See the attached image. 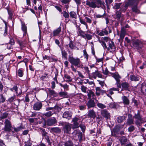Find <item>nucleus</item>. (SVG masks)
Here are the masks:
<instances>
[{
    "label": "nucleus",
    "mask_w": 146,
    "mask_h": 146,
    "mask_svg": "<svg viewBox=\"0 0 146 146\" xmlns=\"http://www.w3.org/2000/svg\"><path fill=\"white\" fill-rule=\"evenodd\" d=\"M103 3H102L101 0H90L86 1V4L90 7L94 9L100 8Z\"/></svg>",
    "instance_id": "nucleus-1"
},
{
    "label": "nucleus",
    "mask_w": 146,
    "mask_h": 146,
    "mask_svg": "<svg viewBox=\"0 0 146 146\" xmlns=\"http://www.w3.org/2000/svg\"><path fill=\"white\" fill-rule=\"evenodd\" d=\"M139 0H128V1L126 2L125 4L121 6L120 8V11L125 12L129 5L133 6L134 4L137 3Z\"/></svg>",
    "instance_id": "nucleus-2"
},
{
    "label": "nucleus",
    "mask_w": 146,
    "mask_h": 146,
    "mask_svg": "<svg viewBox=\"0 0 146 146\" xmlns=\"http://www.w3.org/2000/svg\"><path fill=\"white\" fill-rule=\"evenodd\" d=\"M70 63L75 66H77L80 67V59L78 58H74L72 56H69L68 59Z\"/></svg>",
    "instance_id": "nucleus-3"
},
{
    "label": "nucleus",
    "mask_w": 146,
    "mask_h": 146,
    "mask_svg": "<svg viewBox=\"0 0 146 146\" xmlns=\"http://www.w3.org/2000/svg\"><path fill=\"white\" fill-rule=\"evenodd\" d=\"M64 124L63 127L64 133L66 134H70L72 128V125L68 122H66Z\"/></svg>",
    "instance_id": "nucleus-4"
},
{
    "label": "nucleus",
    "mask_w": 146,
    "mask_h": 146,
    "mask_svg": "<svg viewBox=\"0 0 146 146\" xmlns=\"http://www.w3.org/2000/svg\"><path fill=\"white\" fill-rule=\"evenodd\" d=\"M5 127L4 130L5 131L10 132L12 127L11 121L8 119H6L4 122Z\"/></svg>",
    "instance_id": "nucleus-5"
},
{
    "label": "nucleus",
    "mask_w": 146,
    "mask_h": 146,
    "mask_svg": "<svg viewBox=\"0 0 146 146\" xmlns=\"http://www.w3.org/2000/svg\"><path fill=\"white\" fill-rule=\"evenodd\" d=\"M111 33V30L108 27H107L105 29H103L98 34V35L101 36L104 35H107L109 33Z\"/></svg>",
    "instance_id": "nucleus-6"
},
{
    "label": "nucleus",
    "mask_w": 146,
    "mask_h": 146,
    "mask_svg": "<svg viewBox=\"0 0 146 146\" xmlns=\"http://www.w3.org/2000/svg\"><path fill=\"white\" fill-rule=\"evenodd\" d=\"M57 121L54 117L50 118L48 119L46 121V124L47 125L50 126L53 125L56 123Z\"/></svg>",
    "instance_id": "nucleus-7"
},
{
    "label": "nucleus",
    "mask_w": 146,
    "mask_h": 146,
    "mask_svg": "<svg viewBox=\"0 0 146 146\" xmlns=\"http://www.w3.org/2000/svg\"><path fill=\"white\" fill-rule=\"evenodd\" d=\"M143 44V42L137 40L134 42L133 45L138 50L141 48Z\"/></svg>",
    "instance_id": "nucleus-8"
},
{
    "label": "nucleus",
    "mask_w": 146,
    "mask_h": 146,
    "mask_svg": "<svg viewBox=\"0 0 146 146\" xmlns=\"http://www.w3.org/2000/svg\"><path fill=\"white\" fill-rule=\"evenodd\" d=\"M101 115L106 118V120L110 119V113L106 109L102 110L101 111Z\"/></svg>",
    "instance_id": "nucleus-9"
},
{
    "label": "nucleus",
    "mask_w": 146,
    "mask_h": 146,
    "mask_svg": "<svg viewBox=\"0 0 146 146\" xmlns=\"http://www.w3.org/2000/svg\"><path fill=\"white\" fill-rule=\"evenodd\" d=\"M134 120L132 118V115L130 114H128V118L126 124L127 125H130L134 124Z\"/></svg>",
    "instance_id": "nucleus-10"
},
{
    "label": "nucleus",
    "mask_w": 146,
    "mask_h": 146,
    "mask_svg": "<svg viewBox=\"0 0 146 146\" xmlns=\"http://www.w3.org/2000/svg\"><path fill=\"white\" fill-rule=\"evenodd\" d=\"M78 119H79L76 117H75L73 119L72 121L73 123L72 124V129H77L79 127V125L78 122Z\"/></svg>",
    "instance_id": "nucleus-11"
},
{
    "label": "nucleus",
    "mask_w": 146,
    "mask_h": 146,
    "mask_svg": "<svg viewBox=\"0 0 146 146\" xmlns=\"http://www.w3.org/2000/svg\"><path fill=\"white\" fill-rule=\"evenodd\" d=\"M88 93V99L89 100H95L96 99V97L94 93L92 91L89 90V92H87Z\"/></svg>",
    "instance_id": "nucleus-12"
},
{
    "label": "nucleus",
    "mask_w": 146,
    "mask_h": 146,
    "mask_svg": "<svg viewBox=\"0 0 146 146\" xmlns=\"http://www.w3.org/2000/svg\"><path fill=\"white\" fill-rule=\"evenodd\" d=\"M42 107V103L40 102H37L34 104L33 108L34 110L38 111L41 109Z\"/></svg>",
    "instance_id": "nucleus-13"
},
{
    "label": "nucleus",
    "mask_w": 146,
    "mask_h": 146,
    "mask_svg": "<svg viewBox=\"0 0 146 146\" xmlns=\"http://www.w3.org/2000/svg\"><path fill=\"white\" fill-rule=\"evenodd\" d=\"M115 19L119 21L121 19V21H123V18L121 12L120 11H117L115 12Z\"/></svg>",
    "instance_id": "nucleus-14"
},
{
    "label": "nucleus",
    "mask_w": 146,
    "mask_h": 146,
    "mask_svg": "<svg viewBox=\"0 0 146 146\" xmlns=\"http://www.w3.org/2000/svg\"><path fill=\"white\" fill-rule=\"evenodd\" d=\"M72 115V113L69 111H66L64 113L62 117L64 118H66L68 119H70Z\"/></svg>",
    "instance_id": "nucleus-15"
},
{
    "label": "nucleus",
    "mask_w": 146,
    "mask_h": 146,
    "mask_svg": "<svg viewBox=\"0 0 146 146\" xmlns=\"http://www.w3.org/2000/svg\"><path fill=\"white\" fill-rule=\"evenodd\" d=\"M88 109L94 107L95 106L94 100H89L86 103Z\"/></svg>",
    "instance_id": "nucleus-16"
},
{
    "label": "nucleus",
    "mask_w": 146,
    "mask_h": 146,
    "mask_svg": "<svg viewBox=\"0 0 146 146\" xmlns=\"http://www.w3.org/2000/svg\"><path fill=\"white\" fill-rule=\"evenodd\" d=\"M126 29L124 27H123L121 29V33L119 35L120 40L122 41L125 35Z\"/></svg>",
    "instance_id": "nucleus-17"
},
{
    "label": "nucleus",
    "mask_w": 146,
    "mask_h": 146,
    "mask_svg": "<svg viewBox=\"0 0 146 146\" xmlns=\"http://www.w3.org/2000/svg\"><path fill=\"white\" fill-rule=\"evenodd\" d=\"M119 130V127L117 126L115 127L111 131V135L112 136L116 137L118 134V132Z\"/></svg>",
    "instance_id": "nucleus-18"
},
{
    "label": "nucleus",
    "mask_w": 146,
    "mask_h": 146,
    "mask_svg": "<svg viewBox=\"0 0 146 146\" xmlns=\"http://www.w3.org/2000/svg\"><path fill=\"white\" fill-rule=\"evenodd\" d=\"M87 116L88 117L94 119L96 117V114L93 110H90L88 111Z\"/></svg>",
    "instance_id": "nucleus-19"
},
{
    "label": "nucleus",
    "mask_w": 146,
    "mask_h": 146,
    "mask_svg": "<svg viewBox=\"0 0 146 146\" xmlns=\"http://www.w3.org/2000/svg\"><path fill=\"white\" fill-rule=\"evenodd\" d=\"M119 140L121 145H125L126 143L127 140L125 136H122L120 137Z\"/></svg>",
    "instance_id": "nucleus-20"
},
{
    "label": "nucleus",
    "mask_w": 146,
    "mask_h": 146,
    "mask_svg": "<svg viewBox=\"0 0 146 146\" xmlns=\"http://www.w3.org/2000/svg\"><path fill=\"white\" fill-rule=\"evenodd\" d=\"M50 131L52 133H60L61 132V129L58 127H53L50 129Z\"/></svg>",
    "instance_id": "nucleus-21"
},
{
    "label": "nucleus",
    "mask_w": 146,
    "mask_h": 146,
    "mask_svg": "<svg viewBox=\"0 0 146 146\" xmlns=\"http://www.w3.org/2000/svg\"><path fill=\"white\" fill-rule=\"evenodd\" d=\"M121 98L124 105H128L129 104V100L126 96H124L122 97Z\"/></svg>",
    "instance_id": "nucleus-22"
},
{
    "label": "nucleus",
    "mask_w": 146,
    "mask_h": 146,
    "mask_svg": "<svg viewBox=\"0 0 146 146\" xmlns=\"http://www.w3.org/2000/svg\"><path fill=\"white\" fill-rule=\"evenodd\" d=\"M122 88L123 90H129V85L127 82H123L121 84Z\"/></svg>",
    "instance_id": "nucleus-23"
},
{
    "label": "nucleus",
    "mask_w": 146,
    "mask_h": 146,
    "mask_svg": "<svg viewBox=\"0 0 146 146\" xmlns=\"http://www.w3.org/2000/svg\"><path fill=\"white\" fill-rule=\"evenodd\" d=\"M68 45L69 46V47L71 49L73 50L75 49L76 46L73 41L72 40H70L68 44L66 45L65 46L66 47H68Z\"/></svg>",
    "instance_id": "nucleus-24"
},
{
    "label": "nucleus",
    "mask_w": 146,
    "mask_h": 146,
    "mask_svg": "<svg viewBox=\"0 0 146 146\" xmlns=\"http://www.w3.org/2000/svg\"><path fill=\"white\" fill-rule=\"evenodd\" d=\"M55 113V112L54 111H49L44 114V116L47 117H50L52 115Z\"/></svg>",
    "instance_id": "nucleus-25"
},
{
    "label": "nucleus",
    "mask_w": 146,
    "mask_h": 146,
    "mask_svg": "<svg viewBox=\"0 0 146 146\" xmlns=\"http://www.w3.org/2000/svg\"><path fill=\"white\" fill-rule=\"evenodd\" d=\"M138 2L137 3L134 4L133 5H134V6L132 7L131 8L133 12L136 13H138L139 12V11L137 7V4Z\"/></svg>",
    "instance_id": "nucleus-26"
},
{
    "label": "nucleus",
    "mask_w": 146,
    "mask_h": 146,
    "mask_svg": "<svg viewBox=\"0 0 146 146\" xmlns=\"http://www.w3.org/2000/svg\"><path fill=\"white\" fill-rule=\"evenodd\" d=\"M61 28L59 27L56 29L53 32V36H58L61 31Z\"/></svg>",
    "instance_id": "nucleus-27"
},
{
    "label": "nucleus",
    "mask_w": 146,
    "mask_h": 146,
    "mask_svg": "<svg viewBox=\"0 0 146 146\" xmlns=\"http://www.w3.org/2000/svg\"><path fill=\"white\" fill-rule=\"evenodd\" d=\"M110 49H113L114 50L115 49L114 42L112 41H110L109 42V47L108 48V49L109 50Z\"/></svg>",
    "instance_id": "nucleus-28"
},
{
    "label": "nucleus",
    "mask_w": 146,
    "mask_h": 146,
    "mask_svg": "<svg viewBox=\"0 0 146 146\" xmlns=\"http://www.w3.org/2000/svg\"><path fill=\"white\" fill-rule=\"evenodd\" d=\"M130 78L131 80L135 81L139 80V78L138 77L133 75H131L130 76Z\"/></svg>",
    "instance_id": "nucleus-29"
},
{
    "label": "nucleus",
    "mask_w": 146,
    "mask_h": 146,
    "mask_svg": "<svg viewBox=\"0 0 146 146\" xmlns=\"http://www.w3.org/2000/svg\"><path fill=\"white\" fill-rule=\"evenodd\" d=\"M23 71L21 69H19L16 72V74L20 77H22L23 75Z\"/></svg>",
    "instance_id": "nucleus-30"
},
{
    "label": "nucleus",
    "mask_w": 146,
    "mask_h": 146,
    "mask_svg": "<svg viewBox=\"0 0 146 146\" xmlns=\"http://www.w3.org/2000/svg\"><path fill=\"white\" fill-rule=\"evenodd\" d=\"M98 72V70H96L95 72H92L91 74H90V76L91 78L90 79H91L92 78L96 79L97 76V73Z\"/></svg>",
    "instance_id": "nucleus-31"
},
{
    "label": "nucleus",
    "mask_w": 146,
    "mask_h": 146,
    "mask_svg": "<svg viewBox=\"0 0 146 146\" xmlns=\"http://www.w3.org/2000/svg\"><path fill=\"white\" fill-rule=\"evenodd\" d=\"M134 117L135 119L139 120L140 121H142V118L141 117L140 114L139 113L135 114V115L134 116Z\"/></svg>",
    "instance_id": "nucleus-32"
},
{
    "label": "nucleus",
    "mask_w": 146,
    "mask_h": 146,
    "mask_svg": "<svg viewBox=\"0 0 146 146\" xmlns=\"http://www.w3.org/2000/svg\"><path fill=\"white\" fill-rule=\"evenodd\" d=\"M21 29L24 32V35H26L27 33V28L24 24H22Z\"/></svg>",
    "instance_id": "nucleus-33"
},
{
    "label": "nucleus",
    "mask_w": 146,
    "mask_h": 146,
    "mask_svg": "<svg viewBox=\"0 0 146 146\" xmlns=\"http://www.w3.org/2000/svg\"><path fill=\"white\" fill-rule=\"evenodd\" d=\"M146 91V84L145 83H143L141 84V92L143 94L144 92Z\"/></svg>",
    "instance_id": "nucleus-34"
},
{
    "label": "nucleus",
    "mask_w": 146,
    "mask_h": 146,
    "mask_svg": "<svg viewBox=\"0 0 146 146\" xmlns=\"http://www.w3.org/2000/svg\"><path fill=\"white\" fill-rule=\"evenodd\" d=\"M73 144L71 140H68L64 142V146H73Z\"/></svg>",
    "instance_id": "nucleus-35"
},
{
    "label": "nucleus",
    "mask_w": 146,
    "mask_h": 146,
    "mask_svg": "<svg viewBox=\"0 0 146 146\" xmlns=\"http://www.w3.org/2000/svg\"><path fill=\"white\" fill-rule=\"evenodd\" d=\"M50 95L54 97H56L58 96V94L54 90L50 89L48 90Z\"/></svg>",
    "instance_id": "nucleus-36"
},
{
    "label": "nucleus",
    "mask_w": 146,
    "mask_h": 146,
    "mask_svg": "<svg viewBox=\"0 0 146 146\" xmlns=\"http://www.w3.org/2000/svg\"><path fill=\"white\" fill-rule=\"evenodd\" d=\"M113 77L115 79L117 82H120V78L121 77L117 73H115Z\"/></svg>",
    "instance_id": "nucleus-37"
},
{
    "label": "nucleus",
    "mask_w": 146,
    "mask_h": 146,
    "mask_svg": "<svg viewBox=\"0 0 146 146\" xmlns=\"http://www.w3.org/2000/svg\"><path fill=\"white\" fill-rule=\"evenodd\" d=\"M69 14L70 17L76 19L77 15L75 12L74 11H71L70 12Z\"/></svg>",
    "instance_id": "nucleus-38"
},
{
    "label": "nucleus",
    "mask_w": 146,
    "mask_h": 146,
    "mask_svg": "<svg viewBox=\"0 0 146 146\" xmlns=\"http://www.w3.org/2000/svg\"><path fill=\"white\" fill-rule=\"evenodd\" d=\"M125 119V117L124 116L119 117L117 118V121L119 123L122 122Z\"/></svg>",
    "instance_id": "nucleus-39"
},
{
    "label": "nucleus",
    "mask_w": 146,
    "mask_h": 146,
    "mask_svg": "<svg viewBox=\"0 0 146 146\" xmlns=\"http://www.w3.org/2000/svg\"><path fill=\"white\" fill-rule=\"evenodd\" d=\"M78 32L80 36L83 37L84 38H85L84 33L81 30L80 28H79L78 29Z\"/></svg>",
    "instance_id": "nucleus-40"
},
{
    "label": "nucleus",
    "mask_w": 146,
    "mask_h": 146,
    "mask_svg": "<svg viewBox=\"0 0 146 146\" xmlns=\"http://www.w3.org/2000/svg\"><path fill=\"white\" fill-rule=\"evenodd\" d=\"M121 4V3H115L113 7V8L115 9H119L120 8Z\"/></svg>",
    "instance_id": "nucleus-41"
},
{
    "label": "nucleus",
    "mask_w": 146,
    "mask_h": 146,
    "mask_svg": "<svg viewBox=\"0 0 146 146\" xmlns=\"http://www.w3.org/2000/svg\"><path fill=\"white\" fill-rule=\"evenodd\" d=\"M97 105L99 108L102 109L105 108H106V106L105 105L99 102H98L97 103Z\"/></svg>",
    "instance_id": "nucleus-42"
},
{
    "label": "nucleus",
    "mask_w": 146,
    "mask_h": 146,
    "mask_svg": "<svg viewBox=\"0 0 146 146\" xmlns=\"http://www.w3.org/2000/svg\"><path fill=\"white\" fill-rule=\"evenodd\" d=\"M64 77L65 78L68 80H67L66 81V82H71L72 81L71 77L67 74H65L64 75Z\"/></svg>",
    "instance_id": "nucleus-43"
},
{
    "label": "nucleus",
    "mask_w": 146,
    "mask_h": 146,
    "mask_svg": "<svg viewBox=\"0 0 146 146\" xmlns=\"http://www.w3.org/2000/svg\"><path fill=\"white\" fill-rule=\"evenodd\" d=\"M16 98V97L15 95H14L13 96L9 97L8 100L7 102H9V103H11L13 102L15 99Z\"/></svg>",
    "instance_id": "nucleus-44"
},
{
    "label": "nucleus",
    "mask_w": 146,
    "mask_h": 146,
    "mask_svg": "<svg viewBox=\"0 0 146 146\" xmlns=\"http://www.w3.org/2000/svg\"><path fill=\"white\" fill-rule=\"evenodd\" d=\"M116 104L115 103L111 102L110 103L109 107L111 108H116Z\"/></svg>",
    "instance_id": "nucleus-45"
},
{
    "label": "nucleus",
    "mask_w": 146,
    "mask_h": 146,
    "mask_svg": "<svg viewBox=\"0 0 146 146\" xmlns=\"http://www.w3.org/2000/svg\"><path fill=\"white\" fill-rule=\"evenodd\" d=\"M62 54L63 58L67 59V54L65 50H62Z\"/></svg>",
    "instance_id": "nucleus-46"
},
{
    "label": "nucleus",
    "mask_w": 146,
    "mask_h": 146,
    "mask_svg": "<svg viewBox=\"0 0 146 146\" xmlns=\"http://www.w3.org/2000/svg\"><path fill=\"white\" fill-rule=\"evenodd\" d=\"M142 121H140L139 120H136L135 121V124L138 127L141 125Z\"/></svg>",
    "instance_id": "nucleus-47"
},
{
    "label": "nucleus",
    "mask_w": 146,
    "mask_h": 146,
    "mask_svg": "<svg viewBox=\"0 0 146 146\" xmlns=\"http://www.w3.org/2000/svg\"><path fill=\"white\" fill-rule=\"evenodd\" d=\"M8 115V113L7 112H5L1 114L0 117V118L1 119L6 118L7 117Z\"/></svg>",
    "instance_id": "nucleus-48"
},
{
    "label": "nucleus",
    "mask_w": 146,
    "mask_h": 146,
    "mask_svg": "<svg viewBox=\"0 0 146 146\" xmlns=\"http://www.w3.org/2000/svg\"><path fill=\"white\" fill-rule=\"evenodd\" d=\"M59 94L61 97H65L67 96V92H61L59 93Z\"/></svg>",
    "instance_id": "nucleus-49"
},
{
    "label": "nucleus",
    "mask_w": 146,
    "mask_h": 146,
    "mask_svg": "<svg viewBox=\"0 0 146 146\" xmlns=\"http://www.w3.org/2000/svg\"><path fill=\"white\" fill-rule=\"evenodd\" d=\"M63 15L65 19H68L69 18V14L65 11H63Z\"/></svg>",
    "instance_id": "nucleus-50"
},
{
    "label": "nucleus",
    "mask_w": 146,
    "mask_h": 146,
    "mask_svg": "<svg viewBox=\"0 0 146 146\" xmlns=\"http://www.w3.org/2000/svg\"><path fill=\"white\" fill-rule=\"evenodd\" d=\"M13 129L14 131L17 132L22 129H23V127L21 126H20L17 127H14Z\"/></svg>",
    "instance_id": "nucleus-51"
},
{
    "label": "nucleus",
    "mask_w": 146,
    "mask_h": 146,
    "mask_svg": "<svg viewBox=\"0 0 146 146\" xmlns=\"http://www.w3.org/2000/svg\"><path fill=\"white\" fill-rule=\"evenodd\" d=\"M135 129V127L133 125H131L128 128V131L129 132H132Z\"/></svg>",
    "instance_id": "nucleus-52"
},
{
    "label": "nucleus",
    "mask_w": 146,
    "mask_h": 146,
    "mask_svg": "<svg viewBox=\"0 0 146 146\" xmlns=\"http://www.w3.org/2000/svg\"><path fill=\"white\" fill-rule=\"evenodd\" d=\"M5 100V98L3 96L2 94L0 95V103H3L4 102Z\"/></svg>",
    "instance_id": "nucleus-53"
},
{
    "label": "nucleus",
    "mask_w": 146,
    "mask_h": 146,
    "mask_svg": "<svg viewBox=\"0 0 146 146\" xmlns=\"http://www.w3.org/2000/svg\"><path fill=\"white\" fill-rule=\"evenodd\" d=\"M85 38H86L88 40L91 39L92 38V36L88 34H85Z\"/></svg>",
    "instance_id": "nucleus-54"
},
{
    "label": "nucleus",
    "mask_w": 146,
    "mask_h": 146,
    "mask_svg": "<svg viewBox=\"0 0 146 146\" xmlns=\"http://www.w3.org/2000/svg\"><path fill=\"white\" fill-rule=\"evenodd\" d=\"M80 21L81 23L84 24L86 26V27L87 29L88 28V25L86 23V22L84 20L80 18Z\"/></svg>",
    "instance_id": "nucleus-55"
},
{
    "label": "nucleus",
    "mask_w": 146,
    "mask_h": 146,
    "mask_svg": "<svg viewBox=\"0 0 146 146\" xmlns=\"http://www.w3.org/2000/svg\"><path fill=\"white\" fill-rule=\"evenodd\" d=\"M106 14L105 13H104L102 15H100L99 14L97 15H96V18H104L105 16H106Z\"/></svg>",
    "instance_id": "nucleus-56"
},
{
    "label": "nucleus",
    "mask_w": 146,
    "mask_h": 146,
    "mask_svg": "<svg viewBox=\"0 0 146 146\" xmlns=\"http://www.w3.org/2000/svg\"><path fill=\"white\" fill-rule=\"evenodd\" d=\"M84 69L85 70L86 72L87 73V74H88V75L89 76V78L90 79L91 78H90V71L89 70L88 68V67H84Z\"/></svg>",
    "instance_id": "nucleus-57"
},
{
    "label": "nucleus",
    "mask_w": 146,
    "mask_h": 146,
    "mask_svg": "<svg viewBox=\"0 0 146 146\" xmlns=\"http://www.w3.org/2000/svg\"><path fill=\"white\" fill-rule=\"evenodd\" d=\"M78 137V138L80 141H81L82 139V133L81 132L79 131L78 133V134L76 135Z\"/></svg>",
    "instance_id": "nucleus-58"
},
{
    "label": "nucleus",
    "mask_w": 146,
    "mask_h": 146,
    "mask_svg": "<svg viewBox=\"0 0 146 146\" xmlns=\"http://www.w3.org/2000/svg\"><path fill=\"white\" fill-rule=\"evenodd\" d=\"M83 52L84 56V57L85 58H86L87 59H88V54H87L86 50H83Z\"/></svg>",
    "instance_id": "nucleus-59"
},
{
    "label": "nucleus",
    "mask_w": 146,
    "mask_h": 146,
    "mask_svg": "<svg viewBox=\"0 0 146 146\" xmlns=\"http://www.w3.org/2000/svg\"><path fill=\"white\" fill-rule=\"evenodd\" d=\"M42 135L43 137H44L46 139V137H49L47 135V133L44 131H43L42 132Z\"/></svg>",
    "instance_id": "nucleus-60"
},
{
    "label": "nucleus",
    "mask_w": 146,
    "mask_h": 146,
    "mask_svg": "<svg viewBox=\"0 0 146 146\" xmlns=\"http://www.w3.org/2000/svg\"><path fill=\"white\" fill-rule=\"evenodd\" d=\"M79 131L78 130H75L72 133V134L74 136H76V135L78 134V133H79Z\"/></svg>",
    "instance_id": "nucleus-61"
},
{
    "label": "nucleus",
    "mask_w": 146,
    "mask_h": 146,
    "mask_svg": "<svg viewBox=\"0 0 146 146\" xmlns=\"http://www.w3.org/2000/svg\"><path fill=\"white\" fill-rule=\"evenodd\" d=\"M87 89V88L86 87L84 86H82L81 87V89L82 91L84 92H86V91Z\"/></svg>",
    "instance_id": "nucleus-62"
},
{
    "label": "nucleus",
    "mask_w": 146,
    "mask_h": 146,
    "mask_svg": "<svg viewBox=\"0 0 146 146\" xmlns=\"http://www.w3.org/2000/svg\"><path fill=\"white\" fill-rule=\"evenodd\" d=\"M79 127H80L82 129V130L83 132L84 131L85 128V126L83 124H81L79 125Z\"/></svg>",
    "instance_id": "nucleus-63"
},
{
    "label": "nucleus",
    "mask_w": 146,
    "mask_h": 146,
    "mask_svg": "<svg viewBox=\"0 0 146 146\" xmlns=\"http://www.w3.org/2000/svg\"><path fill=\"white\" fill-rule=\"evenodd\" d=\"M145 68H146V62L143 63L142 65L139 67V68L141 69H143Z\"/></svg>",
    "instance_id": "nucleus-64"
}]
</instances>
